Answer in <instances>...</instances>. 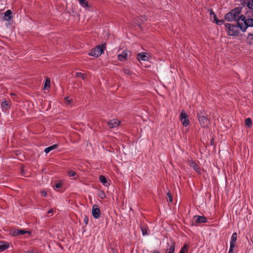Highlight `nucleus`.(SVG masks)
I'll return each instance as SVG.
<instances>
[{"instance_id":"58836bf2","label":"nucleus","mask_w":253,"mask_h":253,"mask_svg":"<svg viewBox=\"0 0 253 253\" xmlns=\"http://www.w3.org/2000/svg\"><path fill=\"white\" fill-rule=\"evenodd\" d=\"M152 253H160L159 251H156V250H155V251H153L152 252Z\"/></svg>"},{"instance_id":"473e14b6","label":"nucleus","mask_w":253,"mask_h":253,"mask_svg":"<svg viewBox=\"0 0 253 253\" xmlns=\"http://www.w3.org/2000/svg\"><path fill=\"white\" fill-rule=\"evenodd\" d=\"M71 101L72 99L68 97H66L65 98V101L67 104H69L71 102Z\"/></svg>"},{"instance_id":"a211bd4d","label":"nucleus","mask_w":253,"mask_h":253,"mask_svg":"<svg viewBox=\"0 0 253 253\" xmlns=\"http://www.w3.org/2000/svg\"><path fill=\"white\" fill-rule=\"evenodd\" d=\"M26 233H30L29 232L25 231L24 230H22V229L16 230L13 232V235L14 236H17V235H23Z\"/></svg>"},{"instance_id":"20e7f679","label":"nucleus","mask_w":253,"mask_h":253,"mask_svg":"<svg viewBox=\"0 0 253 253\" xmlns=\"http://www.w3.org/2000/svg\"><path fill=\"white\" fill-rule=\"evenodd\" d=\"M105 48V43L97 45L95 47L93 48L91 51L88 53V55L95 57H98L104 52Z\"/></svg>"},{"instance_id":"2eb2a0df","label":"nucleus","mask_w":253,"mask_h":253,"mask_svg":"<svg viewBox=\"0 0 253 253\" xmlns=\"http://www.w3.org/2000/svg\"><path fill=\"white\" fill-rule=\"evenodd\" d=\"M211 14H213V22H214L217 25L221 26L224 24V21L222 19H218L216 15L211 11Z\"/></svg>"},{"instance_id":"6ab92c4d","label":"nucleus","mask_w":253,"mask_h":253,"mask_svg":"<svg viewBox=\"0 0 253 253\" xmlns=\"http://www.w3.org/2000/svg\"><path fill=\"white\" fill-rule=\"evenodd\" d=\"M79 4L83 7L87 8L88 7V2L85 0H78Z\"/></svg>"},{"instance_id":"39448f33","label":"nucleus","mask_w":253,"mask_h":253,"mask_svg":"<svg viewBox=\"0 0 253 253\" xmlns=\"http://www.w3.org/2000/svg\"><path fill=\"white\" fill-rule=\"evenodd\" d=\"M179 119L184 127H187L189 125L188 116L184 110H182L179 115Z\"/></svg>"},{"instance_id":"bb28decb","label":"nucleus","mask_w":253,"mask_h":253,"mask_svg":"<svg viewBox=\"0 0 253 253\" xmlns=\"http://www.w3.org/2000/svg\"><path fill=\"white\" fill-rule=\"evenodd\" d=\"M50 80L49 79H46L44 84V89H47L50 87Z\"/></svg>"},{"instance_id":"412c9836","label":"nucleus","mask_w":253,"mask_h":253,"mask_svg":"<svg viewBox=\"0 0 253 253\" xmlns=\"http://www.w3.org/2000/svg\"><path fill=\"white\" fill-rule=\"evenodd\" d=\"M189 246L188 244H184L183 247L180 250L179 253H186L188 250Z\"/></svg>"},{"instance_id":"cd10ccee","label":"nucleus","mask_w":253,"mask_h":253,"mask_svg":"<svg viewBox=\"0 0 253 253\" xmlns=\"http://www.w3.org/2000/svg\"><path fill=\"white\" fill-rule=\"evenodd\" d=\"M246 125L250 127L252 125V121L250 118H247L246 120Z\"/></svg>"},{"instance_id":"a19ab883","label":"nucleus","mask_w":253,"mask_h":253,"mask_svg":"<svg viewBox=\"0 0 253 253\" xmlns=\"http://www.w3.org/2000/svg\"><path fill=\"white\" fill-rule=\"evenodd\" d=\"M84 222H85V223L86 224H87V223H88V220H87V219H86V220L85 219H84Z\"/></svg>"},{"instance_id":"c756f323","label":"nucleus","mask_w":253,"mask_h":253,"mask_svg":"<svg viewBox=\"0 0 253 253\" xmlns=\"http://www.w3.org/2000/svg\"><path fill=\"white\" fill-rule=\"evenodd\" d=\"M141 231L143 235H146L148 234L147 233V228L143 227H141Z\"/></svg>"},{"instance_id":"f03ea898","label":"nucleus","mask_w":253,"mask_h":253,"mask_svg":"<svg viewBox=\"0 0 253 253\" xmlns=\"http://www.w3.org/2000/svg\"><path fill=\"white\" fill-rule=\"evenodd\" d=\"M241 10L240 8H236L226 13L225 15V19L228 21H237V23H240V17Z\"/></svg>"},{"instance_id":"9b49d317","label":"nucleus","mask_w":253,"mask_h":253,"mask_svg":"<svg viewBox=\"0 0 253 253\" xmlns=\"http://www.w3.org/2000/svg\"><path fill=\"white\" fill-rule=\"evenodd\" d=\"M168 246L166 253H174L175 247V243L173 242L170 241V243H168Z\"/></svg>"},{"instance_id":"4be33fe9","label":"nucleus","mask_w":253,"mask_h":253,"mask_svg":"<svg viewBox=\"0 0 253 253\" xmlns=\"http://www.w3.org/2000/svg\"><path fill=\"white\" fill-rule=\"evenodd\" d=\"M247 41L249 44H253V34H249L247 37Z\"/></svg>"},{"instance_id":"f8f14e48","label":"nucleus","mask_w":253,"mask_h":253,"mask_svg":"<svg viewBox=\"0 0 253 253\" xmlns=\"http://www.w3.org/2000/svg\"><path fill=\"white\" fill-rule=\"evenodd\" d=\"M3 20L8 21L12 18V12L10 10H7L3 13Z\"/></svg>"},{"instance_id":"0eeeda50","label":"nucleus","mask_w":253,"mask_h":253,"mask_svg":"<svg viewBox=\"0 0 253 253\" xmlns=\"http://www.w3.org/2000/svg\"><path fill=\"white\" fill-rule=\"evenodd\" d=\"M92 214L95 219H98L100 216V211L97 205H94L92 206Z\"/></svg>"},{"instance_id":"a878e982","label":"nucleus","mask_w":253,"mask_h":253,"mask_svg":"<svg viewBox=\"0 0 253 253\" xmlns=\"http://www.w3.org/2000/svg\"><path fill=\"white\" fill-rule=\"evenodd\" d=\"M1 107L3 109H7L9 107L8 102L6 101H3L1 103Z\"/></svg>"},{"instance_id":"c9c22d12","label":"nucleus","mask_w":253,"mask_h":253,"mask_svg":"<svg viewBox=\"0 0 253 253\" xmlns=\"http://www.w3.org/2000/svg\"><path fill=\"white\" fill-rule=\"evenodd\" d=\"M61 186H62V183L60 182L57 183L55 185L56 188H59L61 187Z\"/></svg>"},{"instance_id":"f257e3e1","label":"nucleus","mask_w":253,"mask_h":253,"mask_svg":"<svg viewBox=\"0 0 253 253\" xmlns=\"http://www.w3.org/2000/svg\"><path fill=\"white\" fill-rule=\"evenodd\" d=\"M225 30L227 35L229 36H239L241 32H245V26H242L240 23H236L234 24L231 23H225Z\"/></svg>"},{"instance_id":"ddd939ff","label":"nucleus","mask_w":253,"mask_h":253,"mask_svg":"<svg viewBox=\"0 0 253 253\" xmlns=\"http://www.w3.org/2000/svg\"><path fill=\"white\" fill-rule=\"evenodd\" d=\"M188 164L189 165L195 170V171L198 173L200 172V168L194 161L190 160L189 161Z\"/></svg>"},{"instance_id":"c85d7f7f","label":"nucleus","mask_w":253,"mask_h":253,"mask_svg":"<svg viewBox=\"0 0 253 253\" xmlns=\"http://www.w3.org/2000/svg\"><path fill=\"white\" fill-rule=\"evenodd\" d=\"M248 7L252 9H253V0H250L247 3Z\"/></svg>"},{"instance_id":"7ed1b4c3","label":"nucleus","mask_w":253,"mask_h":253,"mask_svg":"<svg viewBox=\"0 0 253 253\" xmlns=\"http://www.w3.org/2000/svg\"><path fill=\"white\" fill-rule=\"evenodd\" d=\"M197 118L199 123L202 127L208 128L211 125L210 120L205 116L202 112H199L197 113Z\"/></svg>"},{"instance_id":"e433bc0d","label":"nucleus","mask_w":253,"mask_h":253,"mask_svg":"<svg viewBox=\"0 0 253 253\" xmlns=\"http://www.w3.org/2000/svg\"><path fill=\"white\" fill-rule=\"evenodd\" d=\"M41 194L42 196H46L47 195V192L45 190H42L41 192Z\"/></svg>"},{"instance_id":"393cba45","label":"nucleus","mask_w":253,"mask_h":253,"mask_svg":"<svg viewBox=\"0 0 253 253\" xmlns=\"http://www.w3.org/2000/svg\"><path fill=\"white\" fill-rule=\"evenodd\" d=\"M237 235L236 233H233V234L232 235L231 237L230 242H232V243H235L237 240Z\"/></svg>"},{"instance_id":"79ce46f5","label":"nucleus","mask_w":253,"mask_h":253,"mask_svg":"<svg viewBox=\"0 0 253 253\" xmlns=\"http://www.w3.org/2000/svg\"><path fill=\"white\" fill-rule=\"evenodd\" d=\"M52 210H49V211H48V213H52Z\"/></svg>"},{"instance_id":"aec40b11","label":"nucleus","mask_w":253,"mask_h":253,"mask_svg":"<svg viewBox=\"0 0 253 253\" xmlns=\"http://www.w3.org/2000/svg\"><path fill=\"white\" fill-rule=\"evenodd\" d=\"M57 145H56V144L53 145H52L51 146H49V147H48L44 149V152L45 153H48L50 151L55 149L56 148H57Z\"/></svg>"},{"instance_id":"f3484780","label":"nucleus","mask_w":253,"mask_h":253,"mask_svg":"<svg viewBox=\"0 0 253 253\" xmlns=\"http://www.w3.org/2000/svg\"><path fill=\"white\" fill-rule=\"evenodd\" d=\"M9 247V244L4 242H0V252H3Z\"/></svg>"},{"instance_id":"9d476101","label":"nucleus","mask_w":253,"mask_h":253,"mask_svg":"<svg viewBox=\"0 0 253 253\" xmlns=\"http://www.w3.org/2000/svg\"><path fill=\"white\" fill-rule=\"evenodd\" d=\"M121 122L117 119L110 120L108 122V126L110 128H115L118 126Z\"/></svg>"},{"instance_id":"dca6fc26","label":"nucleus","mask_w":253,"mask_h":253,"mask_svg":"<svg viewBox=\"0 0 253 253\" xmlns=\"http://www.w3.org/2000/svg\"><path fill=\"white\" fill-rule=\"evenodd\" d=\"M99 181L105 186H108L110 185V183H108L107 179L106 178L103 176L101 175L99 176Z\"/></svg>"},{"instance_id":"37998d69","label":"nucleus","mask_w":253,"mask_h":253,"mask_svg":"<svg viewBox=\"0 0 253 253\" xmlns=\"http://www.w3.org/2000/svg\"><path fill=\"white\" fill-rule=\"evenodd\" d=\"M252 253H253V252Z\"/></svg>"},{"instance_id":"1a4fd4ad","label":"nucleus","mask_w":253,"mask_h":253,"mask_svg":"<svg viewBox=\"0 0 253 253\" xmlns=\"http://www.w3.org/2000/svg\"><path fill=\"white\" fill-rule=\"evenodd\" d=\"M137 59L139 61H148L150 59V56L148 54L145 52H141L137 55Z\"/></svg>"},{"instance_id":"423d86ee","label":"nucleus","mask_w":253,"mask_h":253,"mask_svg":"<svg viewBox=\"0 0 253 253\" xmlns=\"http://www.w3.org/2000/svg\"><path fill=\"white\" fill-rule=\"evenodd\" d=\"M240 20L244 23L242 24V26H245V31H246L248 27H253V18H246L244 15H242L240 17Z\"/></svg>"},{"instance_id":"4c0bfd02","label":"nucleus","mask_w":253,"mask_h":253,"mask_svg":"<svg viewBox=\"0 0 253 253\" xmlns=\"http://www.w3.org/2000/svg\"><path fill=\"white\" fill-rule=\"evenodd\" d=\"M27 253H38V252H35L34 250H28L27 251Z\"/></svg>"},{"instance_id":"b1692460","label":"nucleus","mask_w":253,"mask_h":253,"mask_svg":"<svg viewBox=\"0 0 253 253\" xmlns=\"http://www.w3.org/2000/svg\"><path fill=\"white\" fill-rule=\"evenodd\" d=\"M123 71H124V73L126 75H127L128 76H132L133 75V73L132 72V71L128 68H124Z\"/></svg>"},{"instance_id":"4468645a","label":"nucleus","mask_w":253,"mask_h":253,"mask_svg":"<svg viewBox=\"0 0 253 253\" xmlns=\"http://www.w3.org/2000/svg\"><path fill=\"white\" fill-rule=\"evenodd\" d=\"M194 218L196 223H204L207 221L206 218L202 216L197 215L194 216Z\"/></svg>"},{"instance_id":"7c9ffc66","label":"nucleus","mask_w":253,"mask_h":253,"mask_svg":"<svg viewBox=\"0 0 253 253\" xmlns=\"http://www.w3.org/2000/svg\"><path fill=\"white\" fill-rule=\"evenodd\" d=\"M76 76L78 77H80L83 80H84L85 77V76L84 74L80 72L76 73Z\"/></svg>"},{"instance_id":"72a5a7b5","label":"nucleus","mask_w":253,"mask_h":253,"mask_svg":"<svg viewBox=\"0 0 253 253\" xmlns=\"http://www.w3.org/2000/svg\"><path fill=\"white\" fill-rule=\"evenodd\" d=\"M167 196H168V197L169 198V201L170 202H171L172 200V197H171V194L170 193H168Z\"/></svg>"},{"instance_id":"ea45409f","label":"nucleus","mask_w":253,"mask_h":253,"mask_svg":"<svg viewBox=\"0 0 253 253\" xmlns=\"http://www.w3.org/2000/svg\"><path fill=\"white\" fill-rule=\"evenodd\" d=\"M233 251V249H229L228 253H232Z\"/></svg>"},{"instance_id":"2f4dec72","label":"nucleus","mask_w":253,"mask_h":253,"mask_svg":"<svg viewBox=\"0 0 253 253\" xmlns=\"http://www.w3.org/2000/svg\"><path fill=\"white\" fill-rule=\"evenodd\" d=\"M68 175L70 177H73L76 175V173L73 170H69L68 171Z\"/></svg>"},{"instance_id":"f704fd0d","label":"nucleus","mask_w":253,"mask_h":253,"mask_svg":"<svg viewBox=\"0 0 253 253\" xmlns=\"http://www.w3.org/2000/svg\"><path fill=\"white\" fill-rule=\"evenodd\" d=\"M235 243H232V242H230V249H234V248H235Z\"/></svg>"},{"instance_id":"6e6552de","label":"nucleus","mask_w":253,"mask_h":253,"mask_svg":"<svg viewBox=\"0 0 253 253\" xmlns=\"http://www.w3.org/2000/svg\"><path fill=\"white\" fill-rule=\"evenodd\" d=\"M129 55L130 52L127 50H125L123 51L122 53L118 55V58L119 60L124 61L126 60Z\"/></svg>"},{"instance_id":"5701e85b","label":"nucleus","mask_w":253,"mask_h":253,"mask_svg":"<svg viewBox=\"0 0 253 253\" xmlns=\"http://www.w3.org/2000/svg\"><path fill=\"white\" fill-rule=\"evenodd\" d=\"M98 196L102 199H104L106 198V194L103 191L100 190L98 191Z\"/></svg>"}]
</instances>
